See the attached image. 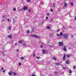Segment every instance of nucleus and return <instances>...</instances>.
Listing matches in <instances>:
<instances>
[{
    "label": "nucleus",
    "mask_w": 76,
    "mask_h": 76,
    "mask_svg": "<svg viewBox=\"0 0 76 76\" xmlns=\"http://www.w3.org/2000/svg\"><path fill=\"white\" fill-rule=\"evenodd\" d=\"M69 37V35L67 34H64L63 35V37L65 39H67L68 37Z\"/></svg>",
    "instance_id": "nucleus-1"
},
{
    "label": "nucleus",
    "mask_w": 76,
    "mask_h": 76,
    "mask_svg": "<svg viewBox=\"0 0 76 76\" xmlns=\"http://www.w3.org/2000/svg\"><path fill=\"white\" fill-rule=\"evenodd\" d=\"M31 37H34V38H39V36L34 35H31Z\"/></svg>",
    "instance_id": "nucleus-2"
},
{
    "label": "nucleus",
    "mask_w": 76,
    "mask_h": 76,
    "mask_svg": "<svg viewBox=\"0 0 76 76\" xmlns=\"http://www.w3.org/2000/svg\"><path fill=\"white\" fill-rule=\"evenodd\" d=\"M58 44L59 46H62V45H63V42H58Z\"/></svg>",
    "instance_id": "nucleus-3"
},
{
    "label": "nucleus",
    "mask_w": 76,
    "mask_h": 76,
    "mask_svg": "<svg viewBox=\"0 0 76 76\" xmlns=\"http://www.w3.org/2000/svg\"><path fill=\"white\" fill-rule=\"evenodd\" d=\"M56 35L58 37H60L59 38H61V36H60V34H57Z\"/></svg>",
    "instance_id": "nucleus-4"
},
{
    "label": "nucleus",
    "mask_w": 76,
    "mask_h": 76,
    "mask_svg": "<svg viewBox=\"0 0 76 76\" xmlns=\"http://www.w3.org/2000/svg\"><path fill=\"white\" fill-rule=\"evenodd\" d=\"M66 54H64V56L63 57V59L64 60H66Z\"/></svg>",
    "instance_id": "nucleus-5"
},
{
    "label": "nucleus",
    "mask_w": 76,
    "mask_h": 76,
    "mask_svg": "<svg viewBox=\"0 0 76 76\" xmlns=\"http://www.w3.org/2000/svg\"><path fill=\"white\" fill-rule=\"evenodd\" d=\"M63 50L64 51H66L67 50H66V46H64L63 48Z\"/></svg>",
    "instance_id": "nucleus-6"
},
{
    "label": "nucleus",
    "mask_w": 76,
    "mask_h": 76,
    "mask_svg": "<svg viewBox=\"0 0 76 76\" xmlns=\"http://www.w3.org/2000/svg\"><path fill=\"white\" fill-rule=\"evenodd\" d=\"M26 9H27V10H28V7H27L24 6L23 8V10H26Z\"/></svg>",
    "instance_id": "nucleus-7"
},
{
    "label": "nucleus",
    "mask_w": 76,
    "mask_h": 76,
    "mask_svg": "<svg viewBox=\"0 0 76 76\" xmlns=\"http://www.w3.org/2000/svg\"><path fill=\"white\" fill-rule=\"evenodd\" d=\"M68 72L69 73H72V70H71L70 69L69 70Z\"/></svg>",
    "instance_id": "nucleus-8"
},
{
    "label": "nucleus",
    "mask_w": 76,
    "mask_h": 76,
    "mask_svg": "<svg viewBox=\"0 0 76 76\" xmlns=\"http://www.w3.org/2000/svg\"><path fill=\"white\" fill-rule=\"evenodd\" d=\"M8 37L9 38H12V35L8 36Z\"/></svg>",
    "instance_id": "nucleus-9"
},
{
    "label": "nucleus",
    "mask_w": 76,
    "mask_h": 76,
    "mask_svg": "<svg viewBox=\"0 0 76 76\" xmlns=\"http://www.w3.org/2000/svg\"><path fill=\"white\" fill-rule=\"evenodd\" d=\"M23 42V40H21L20 41H19V44H22Z\"/></svg>",
    "instance_id": "nucleus-10"
},
{
    "label": "nucleus",
    "mask_w": 76,
    "mask_h": 76,
    "mask_svg": "<svg viewBox=\"0 0 76 76\" xmlns=\"http://www.w3.org/2000/svg\"><path fill=\"white\" fill-rule=\"evenodd\" d=\"M13 75L14 76H16V75H17V74L15 72H14L13 73Z\"/></svg>",
    "instance_id": "nucleus-11"
},
{
    "label": "nucleus",
    "mask_w": 76,
    "mask_h": 76,
    "mask_svg": "<svg viewBox=\"0 0 76 76\" xmlns=\"http://www.w3.org/2000/svg\"><path fill=\"white\" fill-rule=\"evenodd\" d=\"M42 53L43 54H45V51L44 50H42Z\"/></svg>",
    "instance_id": "nucleus-12"
},
{
    "label": "nucleus",
    "mask_w": 76,
    "mask_h": 76,
    "mask_svg": "<svg viewBox=\"0 0 76 76\" xmlns=\"http://www.w3.org/2000/svg\"><path fill=\"white\" fill-rule=\"evenodd\" d=\"M60 63H58L56 64V65H57V66H58L60 65Z\"/></svg>",
    "instance_id": "nucleus-13"
},
{
    "label": "nucleus",
    "mask_w": 76,
    "mask_h": 76,
    "mask_svg": "<svg viewBox=\"0 0 76 76\" xmlns=\"http://www.w3.org/2000/svg\"><path fill=\"white\" fill-rule=\"evenodd\" d=\"M65 62L66 63V64H69V61H66Z\"/></svg>",
    "instance_id": "nucleus-14"
},
{
    "label": "nucleus",
    "mask_w": 76,
    "mask_h": 76,
    "mask_svg": "<svg viewBox=\"0 0 76 76\" xmlns=\"http://www.w3.org/2000/svg\"><path fill=\"white\" fill-rule=\"evenodd\" d=\"M27 2H28V3H30L31 2V0H26Z\"/></svg>",
    "instance_id": "nucleus-15"
},
{
    "label": "nucleus",
    "mask_w": 76,
    "mask_h": 76,
    "mask_svg": "<svg viewBox=\"0 0 76 76\" xmlns=\"http://www.w3.org/2000/svg\"><path fill=\"white\" fill-rule=\"evenodd\" d=\"M54 73L56 74V75H58V72H57L55 71Z\"/></svg>",
    "instance_id": "nucleus-16"
},
{
    "label": "nucleus",
    "mask_w": 76,
    "mask_h": 76,
    "mask_svg": "<svg viewBox=\"0 0 76 76\" xmlns=\"http://www.w3.org/2000/svg\"><path fill=\"white\" fill-rule=\"evenodd\" d=\"M64 6L65 7L67 6V4H66V3H65L64 4Z\"/></svg>",
    "instance_id": "nucleus-17"
},
{
    "label": "nucleus",
    "mask_w": 76,
    "mask_h": 76,
    "mask_svg": "<svg viewBox=\"0 0 76 76\" xmlns=\"http://www.w3.org/2000/svg\"><path fill=\"white\" fill-rule=\"evenodd\" d=\"M71 6H73V2H71L70 4Z\"/></svg>",
    "instance_id": "nucleus-18"
},
{
    "label": "nucleus",
    "mask_w": 76,
    "mask_h": 76,
    "mask_svg": "<svg viewBox=\"0 0 76 76\" xmlns=\"http://www.w3.org/2000/svg\"><path fill=\"white\" fill-rule=\"evenodd\" d=\"M47 29H50V27L49 26H47Z\"/></svg>",
    "instance_id": "nucleus-19"
},
{
    "label": "nucleus",
    "mask_w": 76,
    "mask_h": 76,
    "mask_svg": "<svg viewBox=\"0 0 76 76\" xmlns=\"http://www.w3.org/2000/svg\"><path fill=\"white\" fill-rule=\"evenodd\" d=\"M60 34L62 36V35H63V34L62 32H61L60 33Z\"/></svg>",
    "instance_id": "nucleus-20"
},
{
    "label": "nucleus",
    "mask_w": 76,
    "mask_h": 76,
    "mask_svg": "<svg viewBox=\"0 0 76 76\" xmlns=\"http://www.w3.org/2000/svg\"><path fill=\"white\" fill-rule=\"evenodd\" d=\"M53 59H54V60H55V61H56V58L55 57L53 58Z\"/></svg>",
    "instance_id": "nucleus-21"
},
{
    "label": "nucleus",
    "mask_w": 76,
    "mask_h": 76,
    "mask_svg": "<svg viewBox=\"0 0 76 76\" xmlns=\"http://www.w3.org/2000/svg\"><path fill=\"white\" fill-rule=\"evenodd\" d=\"M70 55H67V57L68 58H69V57H70Z\"/></svg>",
    "instance_id": "nucleus-22"
},
{
    "label": "nucleus",
    "mask_w": 76,
    "mask_h": 76,
    "mask_svg": "<svg viewBox=\"0 0 76 76\" xmlns=\"http://www.w3.org/2000/svg\"><path fill=\"white\" fill-rule=\"evenodd\" d=\"M73 69H76V66H73Z\"/></svg>",
    "instance_id": "nucleus-23"
},
{
    "label": "nucleus",
    "mask_w": 76,
    "mask_h": 76,
    "mask_svg": "<svg viewBox=\"0 0 76 76\" xmlns=\"http://www.w3.org/2000/svg\"><path fill=\"white\" fill-rule=\"evenodd\" d=\"M27 32V34H29V30H28Z\"/></svg>",
    "instance_id": "nucleus-24"
},
{
    "label": "nucleus",
    "mask_w": 76,
    "mask_h": 76,
    "mask_svg": "<svg viewBox=\"0 0 76 76\" xmlns=\"http://www.w3.org/2000/svg\"><path fill=\"white\" fill-rule=\"evenodd\" d=\"M10 30V29H11V27L10 26L8 28Z\"/></svg>",
    "instance_id": "nucleus-25"
},
{
    "label": "nucleus",
    "mask_w": 76,
    "mask_h": 76,
    "mask_svg": "<svg viewBox=\"0 0 76 76\" xmlns=\"http://www.w3.org/2000/svg\"><path fill=\"white\" fill-rule=\"evenodd\" d=\"M28 11L29 12H31V9H30L28 10Z\"/></svg>",
    "instance_id": "nucleus-26"
},
{
    "label": "nucleus",
    "mask_w": 76,
    "mask_h": 76,
    "mask_svg": "<svg viewBox=\"0 0 76 76\" xmlns=\"http://www.w3.org/2000/svg\"><path fill=\"white\" fill-rule=\"evenodd\" d=\"M8 74L9 75H12L10 72H9L8 73Z\"/></svg>",
    "instance_id": "nucleus-27"
},
{
    "label": "nucleus",
    "mask_w": 76,
    "mask_h": 76,
    "mask_svg": "<svg viewBox=\"0 0 76 76\" xmlns=\"http://www.w3.org/2000/svg\"><path fill=\"white\" fill-rule=\"evenodd\" d=\"M3 73H5L6 72V71L5 70H3Z\"/></svg>",
    "instance_id": "nucleus-28"
},
{
    "label": "nucleus",
    "mask_w": 76,
    "mask_h": 76,
    "mask_svg": "<svg viewBox=\"0 0 76 76\" xmlns=\"http://www.w3.org/2000/svg\"><path fill=\"white\" fill-rule=\"evenodd\" d=\"M7 4H10L9 1L7 2Z\"/></svg>",
    "instance_id": "nucleus-29"
},
{
    "label": "nucleus",
    "mask_w": 76,
    "mask_h": 76,
    "mask_svg": "<svg viewBox=\"0 0 76 76\" xmlns=\"http://www.w3.org/2000/svg\"><path fill=\"white\" fill-rule=\"evenodd\" d=\"M37 58V59H39V58H40V57H36Z\"/></svg>",
    "instance_id": "nucleus-30"
},
{
    "label": "nucleus",
    "mask_w": 76,
    "mask_h": 76,
    "mask_svg": "<svg viewBox=\"0 0 76 76\" xmlns=\"http://www.w3.org/2000/svg\"><path fill=\"white\" fill-rule=\"evenodd\" d=\"M63 69H66V68L65 67H63Z\"/></svg>",
    "instance_id": "nucleus-31"
},
{
    "label": "nucleus",
    "mask_w": 76,
    "mask_h": 76,
    "mask_svg": "<svg viewBox=\"0 0 76 76\" xmlns=\"http://www.w3.org/2000/svg\"><path fill=\"white\" fill-rule=\"evenodd\" d=\"M10 73H11V75H12V73H13V71H10Z\"/></svg>",
    "instance_id": "nucleus-32"
},
{
    "label": "nucleus",
    "mask_w": 76,
    "mask_h": 76,
    "mask_svg": "<svg viewBox=\"0 0 76 76\" xmlns=\"http://www.w3.org/2000/svg\"><path fill=\"white\" fill-rule=\"evenodd\" d=\"M13 10H14V11H16V8H14L13 9Z\"/></svg>",
    "instance_id": "nucleus-33"
},
{
    "label": "nucleus",
    "mask_w": 76,
    "mask_h": 76,
    "mask_svg": "<svg viewBox=\"0 0 76 76\" xmlns=\"http://www.w3.org/2000/svg\"><path fill=\"white\" fill-rule=\"evenodd\" d=\"M60 31V29H58L56 31L57 32H59Z\"/></svg>",
    "instance_id": "nucleus-34"
},
{
    "label": "nucleus",
    "mask_w": 76,
    "mask_h": 76,
    "mask_svg": "<svg viewBox=\"0 0 76 76\" xmlns=\"http://www.w3.org/2000/svg\"><path fill=\"white\" fill-rule=\"evenodd\" d=\"M53 21V19H51L50 20V22H52Z\"/></svg>",
    "instance_id": "nucleus-35"
},
{
    "label": "nucleus",
    "mask_w": 76,
    "mask_h": 76,
    "mask_svg": "<svg viewBox=\"0 0 76 76\" xmlns=\"http://www.w3.org/2000/svg\"><path fill=\"white\" fill-rule=\"evenodd\" d=\"M7 20H8V22H9V21L10 20V19H9V18H8L7 19Z\"/></svg>",
    "instance_id": "nucleus-36"
},
{
    "label": "nucleus",
    "mask_w": 76,
    "mask_h": 76,
    "mask_svg": "<svg viewBox=\"0 0 76 76\" xmlns=\"http://www.w3.org/2000/svg\"><path fill=\"white\" fill-rule=\"evenodd\" d=\"M23 45H24V46H25V45H26V44H25V43H23Z\"/></svg>",
    "instance_id": "nucleus-37"
},
{
    "label": "nucleus",
    "mask_w": 76,
    "mask_h": 76,
    "mask_svg": "<svg viewBox=\"0 0 76 76\" xmlns=\"http://www.w3.org/2000/svg\"><path fill=\"white\" fill-rule=\"evenodd\" d=\"M5 17H6V15H3V18H5Z\"/></svg>",
    "instance_id": "nucleus-38"
},
{
    "label": "nucleus",
    "mask_w": 76,
    "mask_h": 76,
    "mask_svg": "<svg viewBox=\"0 0 76 76\" xmlns=\"http://www.w3.org/2000/svg\"><path fill=\"white\" fill-rule=\"evenodd\" d=\"M46 20H47V19H48V17H46Z\"/></svg>",
    "instance_id": "nucleus-39"
},
{
    "label": "nucleus",
    "mask_w": 76,
    "mask_h": 76,
    "mask_svg": "<svg viewBox=\"0 0 76 76\" xmlns=\"http://www.w3.org/2000/svg\"><path fill=\"white\" fill-rule=\"evenodd\" d=\"M35 53H34L33 54V56L35 57Z\"/></svg>",
    "instance_id": "nucleus-40"
},
{
    "label": "nucleus",
    "mask_w": 76,
    "mask_h": 76,
    "mask_svg": "<svg viewBox=\"0 0 76 76\" xmlns=\"http://www.w3.org/2000/svg\"><path fill=\"white\" fill-rule=\"evenodd\" d=\"M47 15H48V16H49L50 15V14H49V13H47Z\"/></svg>",
    "instance_id": "nucleus-41"
},
{
    "label": "nucleus",
    "mask_w": 76,
    "mask_h": 76,
    "mask_svg": "<svg viewBox=\"0 0 76 76\" xmlns=\"http://www.w3.org/2000/svg\"><path fill=\"white\" fill-rule=\"evenodd\" d=\"M19 66L21 65V64L20 63H19Z\"/></svg>",
    "instance_id": "nucleus-42"
},
{
    "label": "nucleus",
    "mask_w": 76,
    "mask_h": 76,
    "mask_svg": "<svg viewBox=\"0 0 76 76\" xmlns=\"http://www.w3.org/2000/svg\"><path fill=\"white\" fill-rule=\"evenodd\" d=\"M21 58L22 60L24 59V58H23V57H22Z\"/></svg>",
    "instance_id": "nucleus-43"
},
{
    "label": "nucleus",
    "mask_w": 76,
    "mask_h": 76,
    "mask_svg": "<svg viewBox=\"0 0 76 76\" xmlns=\"http://www.w3.org/2000/svg\"><path fill=\"white\" fill-rule=\"evenodd\" d=\"M32 76H36L35 74H33Z\"/></svg>",
    "instance_id": "nucleus-44"
},
{
    "label": "nucleus",
    "mask_w": 76,
    "mask_h": 76,
    "mask_svg": "<svg viewBox=\"0 0 76 76\" xmlns=\"http://www.w3.org/2000/svg\"><path fill=\"white\" fill-rule=\"evenodd\" d=\"M43 47V46H42V45H41V48H42Z\"/></svg>",
    "instance_id": "nucleus-45"
},
{
    "label": "nucleus",
    "mask_w": 76,
    "mask_h": 76,
    "mask_svg": "<svg viewBox=\"0 0 76 76\" xmlns=\"http://www.w3.org/2000/svg\"><path fill=\"white\" fill-rule=\"evenodd\" d=\"M17 52H18V51H19V50L17 49L16 50Z\"/></svg>",
    "instance_id": "nucleus-46"
},
{
    "label": "nucleus",
    "mask_w": 76,
    "mask_h": 76,
    "mask_svg": "<svg viewBox=\"0 0 76 76\" xmlns=\"http://www.w3.org/2000/svg\"><path fill=\"white\" fill-rule=\"evenodd\" d=\"M15 45H17V43H15Z\"/></svg>",
    "instance_id": "nucleus-47"
},
{
    "label": "nucleus",
    "mask_w": 76,
    "mask_h": 76,
    "mask_svg": "<svg viewBox=\"0 0 76 76\" xmlns=\"http://www.w3.org/2000/svg\"><path fill=\"white\" fill-rule=\"evenodd\" d=\"M13 23H15V21H14V20H13Z\"/></svg>",
    "instance_id": "nucleus-48"
},
{
    "label": "nucleus",
    "mask_w": 76,
    "mask_h": 76,
    "mask_svg": "<svg viewBox=\"0 0 76 76\" xmlns=\"http://www.w3.org/2000/svg\"><path fill=\"white\" fill-rule=\"evenodd\" d=\"M34 32V30L32 29V31H31V32Z\"/></svg>",
    "instance_id": "nucleus-49"
},
{
    "label": "nucleus",
    "mask_w": 76,
    "mask_h": 76,
    "mask_svg": "<svg viewBox=\"0 0 76 76\" xmlns=\"http://www.w3.org/2000/svg\"><path fill=\"white\" fill-rule=\"evenodd\" d=\"M71 37H73V35H71Z\"/></svg>",
    "instance_id": "nucleus-50"
},
{
    "label": "nucleus",
    "mask_w": 76,
    "mask_h": 76,
    "mask_svg": "<svg viewBox=\"0 0 76 76\" xmlns=\"http://www.w3.org/2000/svg\"><path fill=\"white\" fill-rule=\"evenodd\" d=\"M4 69V68H3V67H2V68H1V69Z\"/></svg>",
    "instance_id": "nucleus-51"
},
{
    "label": "nucleus",
    "mask_w": 76,
    "mask_h": 76,
    "mask_svg": "<svg viewBox=\"0 0 76 76\" xmlns=\"http://www.w3.org/2000/svg\"><path fill=\"white\" fill-rule=\"evenodd\" d=\"M51 12H53V10H51Z\"/></svg>",
    "instance_id": "nucleus-52"
},
{
    "label": "nucleus",
    "mask_w": 76,
    "mask_h": 76,
    "mask_svg": "<svg viewBox=\"0 0 76 76\" xmlns=\"http://www.w3.org/2000/svg\"><path fill=\"white\" fill-rule=\"evenodd\" d=\"M75 20H76V17H75Z\"/></svg>",
    "instance_id": "nucleus-53"
},
{
    "label": "nucleus",
    "mask_w": 76,
    "mask_h": 76,
    "mask_svg": "<svg viewBox=\"0 0 76 76\" xmlns=\"http://www.w3.org/2000/svg\"><path fill=\"white\" fill-rule=\"evenodd\" d=\"M69 17H71V15H69Z\"/></svg>",
    "instance_id": "nucleus-54"
},
{
    "label": "nucleus",
    "mask_w": 76,
    "mask_h": 76,
    "mask_svg": "<svg viewBox=\"0 0 76 76\" xmlns=\"http://www.w3.org/2000/svg\"><path fill=\"white\" fill-rule=\"evenodd\" d=\"M64 29H65L66 28H64Z\"/></svg>",
    "instance_id": "nucleus-55"
},
{
    "label": "nucleus",
    "mask_w": 76,
    "mask_h": 76,
    "mask_svg": "<svg viewBox=\"0 0 76 76\" xmlns=\"http://www.w3.org/2000/svg\"><path fill=\"white\" fill-rule=\"evenodd\" d=\"M43 44H44V43H42Z\"/></svg>",
    "instance_id": "nucleus-56"
},
{
    "label": "nucleus",
    "mask_w": 76,
    "mask_h": 76,
    "mask_svg": "<svg viewBox=\"0 0 76 76\" xmlns=\"http://www.w3.org/2000/svg\"><path fill=\"white\" fill-rule=\"evenodd\" d=\"M31 33H32V32H31Z\"/></svg>",
    "instance_id": "nucleus-57"
}]
</instances>
